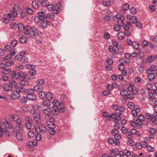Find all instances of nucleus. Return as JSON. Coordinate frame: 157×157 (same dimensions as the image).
I'll use <instances>...</instances> for the list:
<instances>
[{
	"instance_id": "4c0bfd02",
	"label": "nucleus",
	"mask_w": 157,
	"mask_h": 157,
	"mask_svg": "<svg viewBox=\"0 0 157 157\" xmlns=\"http://www.w3.org/2000/svg\"><path fill=\"white\" fill-rule=\"evenodd\" d=\"M10 14H12L13 15V17H11V20L13 21L14 20V17H16L17 15V14L16 11H13L11 13H10Z\"/></svg>"
},
{
	"instance_id": "9b49d317",
	"label": "nucleus",
	"mask_w": 157,
	"mask_h": 157,
	"mask_svg": "<svg viewBox=\"0 0 157 157\" xmlns=\"http://www.w3.org/2000/svg\"><path fill=\"white\" fill-rule=\"evenodd\" d=\"M20 127H16L15 128L16 129V131L15 132L14 134H16V135L17 137H19V136L23 135L22 130L21 129H20Z\"/></svg>"
},
{
	"instance_id": "bb28decb",
	"label": "nucleus",
	"mask_w": 157,
	"mask_h": 157,
	"mask_svg": "<svg viewBox=\"0 0 157 157\" xmlns=\"http://www.w3.org/2000/svg\"><path fill=\"white\" fill-rule=\"evenodd\" d=\"M32 6L35 9L38 8L39 6V2L36 1H33L32 3Z\"/></svg>"
},
{
	"instance_id": "7c9ffc66",
	"label": "nucleus",
	"mask_w": 157,
	"mask_h": 157,
	"mask_svg": "<svg viewBox=\"0 0 157 157\" xmlns=\"http://www.w3.org/2000/svg\"><path fill=\"white\" fill-rule=\"evenodd\" d=\"M149 102L150 105H154L155 106V105H156L157 104V101L156 100L155 98H154L149 100Z\"/></svg>"
},
{
	"instance_id": "2eb2a0df",
	"label": "nucleus",
	"mask_w": 157,
	"mask_h": 157,
	"mask_svg": "<svg viewBox=\"0 0 157 157\" xmlns=\"http://www.w3.org/2000/svg\"><path fill=\"white\" fill-rule=\"evenodd\" d=\"M41 117L40 116V113L37 114V116L33 117L34 121L36 122V123L38 124L40 123V119Z\"/></svg>"
},
{
	"instance_id": "6ab92c4d",
	"label": "nucleus",
	"mask_w": 157,
	"mask_h": 157,
	"mask_svg": "<svg viewBox=\"0 0 157 157\" xmlns=\"http://www.w3.org/2000/svg\"><path fill=\"white\" fill-rule=\"evenodd\" d=\"M43 113L45 114H46L45 116V118L46 119H48L49 118V108L47 107L44 109L43 111Z\"/></svg>"
},
{
	"instance_id": "c85d7f7f",
	"label": "nucleus",
	"mask_w": 157,
	"mask_h": 157,
	"mask_svg": "<svg viewBox=\"0 0 157 157\" xmlns=\"http://www.w3.org/2000/svg\"><path fill=\"white\" fill-rule=\"evenodd\" d=\"M49 21H44L40 23V26L42 28H46L47 27V25L48 24V23H49Z\"/></svg>"
},
{
	"instance_id": "20e7f679",
	"label": "nucleus",
	"mask_w": 157,
	"mask_h": 157,
	"mask_svg": "<svg viewBox=\"0 0 157 157\" xmlns=\"http://www.w3.org/2000/svg\"><path fill=\"white\" fill-rule=\"evenodd\" d=\"M116 17L118 20V23L120 26H124L123 21L124 20V17L121 14H117L116 15Z\"/></svg>"
},
{
	"instance_id": "7ed1b4c3",
	"label": "nucleus",
	"mask_w": 157,
	"mask_h": 157,
	"mask_svg": "<svg viewBox=\"0 0 157 157\" xmlns=\"http://www.w3.org/2000/svg\"><path fill=\"white\" fill-rule=\"evenodd\" d=\"M5 135L8 137H10V133L8 130L7 128H3L0 125V136L2 137Z\"/></svg>"
},
{
	"instance_id": "603ef678",
	"label": "nucleus",
	"mask_w": 157,
	"mask_h": 157,
	"mask_svg": "<svg viewBox=\"0 0 157 157\" xmlns=\"http://www.w3.org/2000/svg\"><path fill=\"white\" fill-rule=\"evenodd\" d=\"M132 45L134 48L137 49V47L139 45V44L136 41H134Z\"/></svg>"
},
{
	"instance_id": "13d9d810",
	"label": "nucleus",
	"mask_w": 157,
	"mask_h": 157,
	"mask_svg": "<svg viewBox=\"0 0 157 157\" xmlns=\"http://www.w3.org/2000/svg\"><path fill=\"white\" fill-rule=\"evenodd\" d=\"M111 93V91L108 90H105L103 91L102 94L104 96H107L108 95L110 94Z\"/></svg>"
},
{
	"instance_id": "a18cd8bd",
	"label": "nucleus",
	"mask_w": 157,
	"mask_h": 157,
	"mask_svg": "<svg viewBox=\"0 0 157 157\" xmlns=\"http://www.w3.org/2000/svg\"><path fill=\"white\" fill-rule=\"evenodd\" d=\"M36 140L37 141H40L42 138V136L41 134L39 133H37L36 135Z\"/></svg>"
},
{
	"instance_id": "f8f14e48",
	"label": "nucleus",
	"mask_w": 157,
	"mask_h": 157,
	"mask_svg": "<svg viewBox=\"0 0 157 157\" xmlns=\"http://www.w3.org/2000/svg\"><path fill=\"white\" fill-rule=\"evenodd\" d=\"M20 85L22 86H25L29 85V82L27 81L25 77L23 78L19 82Z\"/></svg>"
},
{
	"instance_id": "39448f33",
	"label": "nucleus",
	"mask_w": 157,
	"mask_h": 157,
	"mask_svg": "<svg viewBox=\"0 0 157 157\" xmlns=\"http://www.w3.org/2000/svg\"><path fill=\"white\" fill-rule=\"evenodd\" d=\"M25 75V73L23 72L20 71L17 73L15 71H13L12 72L11 78L14 79H17L20 76L23 77Z\"/></svg>"
},
{
	"instance_id": "a878e982",
	"label": "nucleus",
	"mask_w": 157,
	"mask_h": 157,
	"mask_svg": "<svg viewBox=\"0 0 157 157\" xmlns=\"http://www.w3.org/2000/svg\"><path fill=\"white\" fill-rule=\"evenodd\" d=\"M40 132L43 133H45L47 132V129L43 124H41L40 127Z\"/></svg>"
},
{
	"instance_id": "c9c22d12",
	"label": "nucleus",
	"mask_w": 157,
	"mask_h": 157,
	"mask_svg": "<svg viewBox=\"0 0 157 157\" xmlns=\"http://www.w3.org/2000/svg\"><path fill=\"white\" fill-rule=\"evenodd\" d=\"M147 77L150 81L154 79L155 76L154 74H151L148 75Z\"/></svg>"
},
{
	"instance_id": "6e6d98bb",
	"label": "nucleus",
	"mask_w": 157,
	"mask_h": 157,
	"mask_svg": "<svg viewBox=\"0 0 157 157\" xmlns=\"http://www.w3.org/2000/svg\"><path fill=\"white\" fill-rule=\"evenodd\" d=\"M129 6L128 4L126 3L123 6V8L125 10H128L129 9Z\"/></svg>"
},
{
	"instance_id": "680f3d73",
	"label": "nucleus",
	"mask_w": 157,
	"mask_h": 157,
	"mask_svg": "<svg viewBox=\"0 0 157 157\" xmlns=\"http://www.w3.org/2000/svg\"><path fill=\"white\" fill-rule=\"evenodd\" d=\"M149 132L150 134H155L156 133V131L155 129L151 128L149 130Z\"/></svg>"
},
{
	"instance_id": "0e129e2a",
	"label": "nucleus",
	"mask_w": 157,
	"mask_h": 157,
	"mask_svg": "<svg viewBox=\"0 0 157 157\" xmlns=\"http://www.w3.org/2000/svg\"><path fill=\"white\" fill-rule=\"evenodd\" d=\"M39 17L40 18V20H41L43 21H46L47 20V16L45 14L44 15V16H42L41 17Z\"/></svg>"
},
{
	"instance_id": "72a5a7b5",
	"label": "nucleus",
	"mask_w": 157,
	"mask_h": 157,
	"mask_svg": "<svg viewBox=\"0 0 157 157\" xmlns=\"http://www.w3.org/2000/svg\"><path fill=\"white\" fill-rule=\"evenodd\" d=\"M11 69L10 68L4 69L2 71V73L4 74L7 75L9 74L11 71Z\"/></svg>"
},
{
	"instance_id": "0eeeda50",
	"label": "nucleus",
	"mask_w": 157,
	"mask_h": 157,
	"mask_svg": "<svg viewBox=\"0 0 157 157\" xmlns=\"http://www.w3.org/2000/svg\"><path fill=\"white\" fill-rule=\"evenodd\" d=\"M11 97L13 99H18L21 97V94L16 90L13 91L11 93Z\"/></svg>"
},
{
	"instance_id": "69168bd1",
	"label": "nucleus",
	"mask_w": 157,
	"mask_h": 157,
	"mask_svg": "<svg viewBox=\"0 0 157 157\" xmlns=\"http://www.w3.org/2000/svg\"><path fill=\"white\" fill-rule=\"evenodd\" d=\"M55 127V124L52 122L50 121V129H54Z\"/></svg>"
},
{
	"instance_id": "412c9836",
	"label": "nucleus",
	"mask_w": 157,
	"mask_h": 157,
	"mask_svg": "<svg viewBox=\"0 0 157 157\" xmlns=\"http://www.w3.org/2000/svg\"><path fill=\"white\" fill-rule=\"evenodd\" d=\"M32 28L31 27L28 26L25 27L23 30L24 33L26 35H28L29 33L31 31V29H32Z\"/></svg>"
},
{
	"instance_id": "bf43d9fd",
	"label": "nucleus",
	"mask_w": 157,
	"mask_h": 157,
	"mask_svg": "<svg viewBox=\"0 0 157 157\" xmlns=\"http://www.w3.org/2000/svg\"><path fill=\"white\" fill-rule=\"evenodd\" d=\"M1 21L5 23H8L9 22L10 20L8 18H2L1 19Z\"/></svg>"
},
{
	"instance_id": "ddd939ff",
	"label": "nucleus",
	"mask_w": 157,
	"mask_h": 157,
	"mask_svg": "<svg viewBox=\"0 0 157 157\" xmlns=\"http://www.w3.org/2000/svg\"><path fill=\"white\" fill-rule=\"evenodd\" d=\"M26 97L27 99L33 101H35L37 99V96L36 95L34 94H33L32 95H27Z\"/></svg>"
},
{
	"instance_id": "e2e57ef3",
	"label": "nucleus",
	"mask_w": 157,
	"mask_h": 157,
	"mask_svg": "<svg viewBox=\"0 0 157 157\" xmlns=\"http://www.w3.org/2000/svg\"><path fill=\"white\" fill-rule=\"evenodd\" d=\"M154 58H155L152 56H149L147 57V60L148 62H151L154 60Z\"/></svg>"
},
{
	"instance_id": "f03ea898",
	"label": "nucleus",
	"mask_w": 157,
	"mask_h": 157,
	"mask_svg": "<svg viewBox=\"0 0 157 157\" xmlns=\"http://www.w3.org/2000/svg\"><path fill=\"white\" fill-rule=\"evenodd\" d=\"M11 117L13 121L15 123L20 126L21 125L22 119L20 117L17 115L14 114L12 115Z\"/></svg>"
},
{
	"instance_id": "ea45409f",
	"label": "nucleus",
	"mask_w": 157,
	"mask_h": 157,
	"mask_svg": "<svg viewBox=\"0 0 157 157\" xmlns=\"http://www.w3.org/2000/svg\"><path fill=\"white\" fill-rule=\"evenodd\" d=\"M103 5L104 6H109L110 5V1H104L103 2Z\"/></svg>"
},
{
	"instance_id": "9d476101",
	"label": "nucleus",
	"mask_w": 157,
	"mask_h": 157,
	"mask_svg": "<svg viewBox=\"0 0 157 157\" xmlns=\"http://www.w3.org/2000/svg\"><path fill=\"white\" fill-rule=\"evenodd\" d=\"M49 94V92H48L46 94L45 92L42 91L39 92L38 94L39 97L42 99L48 98V94Z\"/></svg>"
},
{
	"instance_id": "864d4df0",
	"label": "nucleus",
	"mask_w": 157,
	"mask_h": 157,
	"mask_svg": "<svg viewBox=\"0 0 157 157\" xmlns=\"http://www.w3.org/2000/svg\"><path fill=\"white\" fill-rule=\"evenodd\" d=\"M106 62L109 65H112L113 63V60L110 58H108Z\"/></svg>"
},
{
	"instance_id": "b1692460",
	"label": "nucleus",
	"mask_w": 157,
	"mask_h": 157,
	"mask_svg": "<svg viewBox=\"0 0 157 157\" xmlns=\"http://www.w3.org/2000/svg\"><path fill=\"white\" fill-rule=\"evenodd\" d=\"M153 67L155 68V66L153 65L151 66V67L150 68H148L147 69V72L148 74L154 73V71L153 69Z\"/></svg>"
},
{
	"instance_id": "f704fd0d",
	"label": "nucleus",
	"mask_w": 157,
	"mask_h": 157,
	"mask_svg": "<svg viewBox=\"0 0 157 157\" xmlns=\"http://www.w3.org/2000/svg\"><path fill=\"white\" fill-rule=\"evenodd\" d=\"M9 82L10 85H12L15 87L18 86V84L14 80H11L9 81Z\"/></svg>"
},
{
	"instance_id": "393cba45",
	"label": "nucleus",
	"mask_w": 157,
	"mask_h": 157,
	"mask_svg": "<svg viewBox=\"0 0 157 157\" xmlns=\"http://www.w3.org/2000/svg\"><path fill=\"white\" fill-rule=\"evenodd\" d=\"M41 5L44 7L46 6L47 8L49 10V5L48 4V0H44L42 1L41 2Z\"/></svg>"
},
{
	"instance_id": "f257e3e1",
	"label": "nucleus",
	"mask_w": 157,
	"mask_h": 157,
	"mask_svg": "<svg viewBox=\"0 0 157 157\" xmlns=\"http://www.w3.org/2000/svg\"><path fill=\"white\" fill-rule=\"evenodd\" d=\"M145 117L147 119H150V121L152 123H157V114H154V115H151L149 113H147L145 115Z\"/></svg>"
},
{
	"instance_id": "37998d69",
	"label": "nucleus",
	"mask_w": 157,
	"mask_h": 157,
	"mask_svg": "<svg viewBox=\"0 0 157 157\" xmlns=\"http://www.w3.org/2000/svg\"><path fill=\"white\" fill-rule=\"evenodd\" d=\"M127 105L128 107L131 109H133L135 108V106L133 103L132 102H129Z\"/></svg>"
},
{
	"instance_id": "6e6552de",
	"label": "nucleus",
	"mask_w": 157,
	"mask_h": 157,
	"mask_svg": "<svg viewBox=\"0 0 157 157\" xmlns=\"http://www.w3.org/2000/svg\"><path fill=\"white\" fill-rule=\"evenodd\" d=\"M38 31V29L34 27L32 28L31 31L29 33V34L31 37L34 38L36 36V32Z\"/></svg>"
},
{
	"instance_id": "338daca9",
	"label": "nucleus",
	"mask_w": 157,
	"mask_h": 157,
	"mask_svg": "<svg viewBox=\"0 0 157 157\" xmlns=\"http://www.w3.org/2000/svg\"><path fill=\"white\" fill-rule=\"evenodd\" d=\"M136 10L134 7H132L130 9V12L132 14H135L136 13Z\"/></svg>"
},
{
	"instance_id": "58836bf2",
	"label": "nucleus",
	"mask_w": 157,
	"mask_h": 157,
	"mask_svg": "<svg viewBox=\"0 0 157 157\" xmlns=\"http://www.w3.org/2000/svg\"><path fill=\"white\" fill-rule=\"evenodd\" d=\"M25 12L26 13L30 15L32 14L33 13V10L30 8L26 9Z\"/></svg>"
},
{
	"instance_id": "1a4fd4ad",
	"label": "nucleus",
	"mask_w": 157,
	"mask_h": 157,
	"mask_svg": "<svg viewBox=\"0 0 157 157\" xmlns=\"http://www.w3.org/2000/svg\"><path fill=\"white\" fill-rule=\"evenodd\" d=\"M66 110L64 105L61 104L60 105H58V113H55V114L56 115H58L59 112L63 113Z\"/></svg>"
},
{
	"instance_id": "c756f323",
	"label": "nucleus",
	"mask_w": 157,
	"mask_h": 157,
	"mask_svg": "<svg viewBox=\"0 0 157 157\" xmlns=\"http://www.w3.org/2000/svg\"><path fill=\"white\" fill-rule=\"evenodd\" d=\"M117 36L118 38L120 40H122L124 38L125 35L124 34L121 32H119L117 34Z\"/></svg>"
},
{
	"instance_id": "a19ab883",
	"label": "nucleus",
	"mask_w": 157,
	"mask_h": 157,
	"mask_svg": "<svg viewBox=\"0 0 157 157\" xmlns=\"http://www.w3.org/2000/svg\"><path fill=\"white\" fill-rule=\"evenodd\" d=\"M128 92L126 90L121 91L120 92L121 95L123 97H125L127 95Z\"/></svg>"
},
{
	"instance_id": "09e8293b",
	"label": "nucleus",
	"mask_w": 157,
	"mask_h": 157,
	"mask_svg": "<svg viewBox=\"0 0 157 157\" xmlns=\"http://www.w3.org/2000/svg\"><path fill=\"white\" fill-rule=\"evenodd\" d=\"M113 29L115 31H118L120 30L121 27L119 25H115L114 26Z\"/></svg>"
},
{
	"instance_id": "dca6fc26",
	"label": "nucleus",
	"mask_w": 157,
	"mask_h": 157,
	"mask_svg": "<svg viewBox=\"0 0 157 157\" xmlns=\"http://www.w3.org/2000/svg\"><path fill=\"white\" fill-rule=\"evenodd\" d=\"M25 126L29 130H31L34 128V126L32 122L25 124Z\"/></svg>"
},
{
	"instance_id": "2f4dec72",
	"label": "nucleus",
	"mask_w": 157,
	"mask_h": 157,
	"mask_svg": "<svg viewBox=\"0 0 157 157\" xmlns=\"http://www.w3.org/2000/svg\"><path fill=\"white\" fill-rule=\"evenodd\" d=\"M47 99H44L43 101V104L45 106L48 107L49 106V99H48V98H46Z\"/></svg>"
},
{
	"instance_id": "423d86ee",
	"label": "nucleus",
	"mask_w": 157,
	"mask_h": 157,
	"mask_svg": "<svg viewBox=\"0 0 157 157\" xmlns=\"http://www.w3.org/2000/svg\"><path fill=\"white\" fill-rule=\"evenodd\" d=\"M3 124L6 127L10 129H12L13 131L12 133H15V129L14 128V126L10 124V123L8 122L7 121H5L3 122Z\"/></svg>"
},
{
	"instance_id": "052dcab7",
	"label": "nucleus",
	"mask_w": 157,
	"mask_h": 157,
	"mask_svg": "<svg viewBox=\"0 0 157 157\" xmlns=\"http://www.w3.org/2000/svg\"><path fill=\"white\" fill-rule=\"evenodd\" d=\"M28 134L29 137L31 138H33L34 136V132L31 130L28 132Z\"/></svg>"
},
{
	"instance_id": "f3484780",
	"label": "nucleus",
	"mask_w": 157,
	"mask_h": 157,
	"mask_svg": "<svg viewBox=\"0 0 157 157\" xmlns=\"http://www.w3.org/2000/svg\"><path fill=\"white\" fill-rule=\"evenodd\" d=\"M3 87L6 91H11L13 90V86L7 84L3 85Z\"/></svg>"
},
{
	"instance_id": "4468645a",
	"label": "nucleus",
	"mask_w": 157,
	"mask_h": 157,
	"mask_svg": "<svg viewBox=\"0 0 157 157\" xmlns=\"http://www.w3.org/2000/svg\"><path fill=\"white\" fill-rule=\"evenodd\" d=\"M26 89L23 87L20 86L17 87L16 89V90L18 93H19L20 94V93H24L25 94V91H26Z\"/></svg>"
},
{
	"instance_id": "473e14b6",
	"label": "nucleus",
	"mask_w": 157,
	"mask_h": 157,
	"mask_svg": "<svg viewBox=\"0 0 157 157\" xmlns=\"http://www.w3.org/2000/svg\"><path fill=\"white\" fill-rule=\"evenodd\" d=\"M51 8V10H50L52 11V13L55 14H58L59 13L58 10L56 9H53V7L52 4H50V8Z\"/></svg>"
},
{
	"instance_id": "aec40b11",
	"label": "nucleus",
	"mask_w": 157,
	"mask_h": 157,
	"mask_svg": "<svg viewBox=\"0 0 157 157\" xmlns=\"http://www.w3.org/2000/svg\"><path fill=\"white\" fill-rule=\"evenodd\" d=\"M25 94H27V95H32L33 94L35 93V91L33 89H27L25 91Z\"/></svg>"
},
{
	"instance_id": "5fc2aeb1",
	"label": "nucleus",
	"mask_w": 157,
	"mask_h": 157,
	"mask_svg": "<svg viewBox=\"0 0 157 157\" xmlns=\"http://www.w3.org/2000/svg\"><path fill=\"white\" fill-rule=\"evenodd\" d=\"M36 82L39 85H42L44 83V81L43 79H40L37 80Z\"/></svg>"
},
{
	"instance_id": "cd10ccee",
	"label": "nucleus",
	"mask_w": 157,
	"mask_h": 157,
	"mask_svg": "<svg viewBox=\"0 0 157 157\" xmlns=\"http://www.w3.org/2000/svg\"><path fill=\"white\" fill-rule=\"evenodd\" d=\"M25 124L26 123H30L32 122V119L29 116H26L25 117Z\"/></svg>"
},
{
	"instance_id": "e433bc0d",
	"label": "nucleus",
	"mask_w": 157,
	"mask_h": 157,
	"mask_svg": "<svg viewBox=\"0 0 157 157\" xmlns=\"http://www.w3.org/2000/svg\"><path fill=\"white\" fill-rule=\"evenodd\" d=\"M135 122L136 125V127L140 126L142 125L143 124L141 121L137 118Z\"/></svg>"
},
{
	"instance_id": "c03bdc74",
	"label": "nucleus",
	"mask_w": 157,
	"mask_h": 157,
	"mask_svg": "<svg viewBox=\"0 0 157 157\" xmlns=\"http://www.w3.org/2000/svg\"><path fill=\"white\" fill-rule=\"evenodd\" d=\"M29 75H31V76H33V75L36 74V71L35 70L32 69L30 70L29 71Z\"/></svg>"
},
{
	"instance_id": "5701e85b",
	"label": "nucleus",
	"mask_w": 157,
	"mask_h": 157,
	"mask_svg": "<svg viewBox=\"0 0 157 157\" xmlns=\"http://www.w3.org/2000/svg\"><path fill=\"white\" fill-rule=\"evenodd\" d=\"M120 153L121 154H125V155L129 156L131 155V152L127 149H124L123 151H120Z\"/></svg>"
},
{
	"instance_id": "4d7b16f0",
	"label": "nucleus",
	"mask_w": 157,
	"mask_h": 157,
	"mask_svg": "<svg viewBox=\"0 0 157 157\" xmlns=\"http://www.w3.org/2000/svg\"><path fill=\"white\" fill-rule=\"evenodd\" d=\"M126 136L130 140L132 138V134L131 132H128L126 134Z\"/></svg>"
},
{
	"instance_id": "de8ad7c7",
	"label": "nucleus",
	"mask_w": 157,
	"mask_h": 157,
	"mask_svg": "<svg viewBox=\"0 0 157 157\" xmlns=\"http://www.w3.org/2000/svg\"><path fill=\"white\" fill-rule=\"evenodd\" d=\"M14 62L12 61L7 62L5 64L6 67H10L13 64Z\"/></svg>"
},
{
	"instance_id": "8fccbe9b",
	"label": "nucleus",
	"mask_w": 157,
	"mask_h": 157,
	"mask_svg": "<svg viewBox=\"0 0 157 157\" xmlns=\"http://www.w3.org/2000/svg\"><path fill=\"white\" fill-rule=\"evenodd\" d=\"M23 58V56L21 54L17 55L15 56V59L19 61H21Z\"/></svg>"
},
{
	"instance_id": "3c124183",
	"label": "nucleus",
	"mask_w": 157,
	"mask_h": 157,
	"mask_svg": "<svg viewBox=\"0 0 157 157\" xmlns=\"http://www.w3.org/2000/svg\"><path fill=\"white\" fill-rule=\"evenodd\" d=\"M149 100L155 98V94L152 93H149Z\"/></svg>"
},
{
	"instance_id": "79ce46f5",
	"label": "nucleus",
	"mask_w": 157,
	"mask_h": 157,
	"mask_svg": "<svg viewBox=\"0 0 157 157\" xmlns=\"http://www.w3.org/2000/svg\"><path fill=\"white\" fill-rule=\"evenodd\" d=\"M18 29L20 31H23L24 29V28L25 27V26H24L23 24L21 23H19L18 25Z\"/></svg>"
},
{
	"instance_id": "49530a36",
	"label": "nucleus",
	"mask_w": 157,
	"mask_h": 157,
	"mask_svg": "<svg viewBox=\"0 0 157 157\" xmlns=\"http://www.w3.org/2000/svg\"><path fill=\"white\" fill-rule=\"evenodd\" d=\"M17 43L18 41L17 40H13L11 42V45L13 47H15L17 45Z\"/></svg>"
},
{
	"instance_id": "4be33fe9",
	"label": "nucleus",
	"mask_w": 157,
	"mask_h": 157,
	"mask_svg": "<svg viewBox=\"0 0 157 157\" xmlns=\"http://www.w3.org/2000/svg\"><path fill=\"white\" fill-rule=\"evenodd\" d=\"M44 88L42 86L36 85L34 87V91L35 90L39 91V92L43 90Z\"/></svg>"
},
{
	"instance_id": "a211bd4d",
	"label": "nucleus",
	"mask_w": 157,
	"mask_h": 157,
	"mask_svg": "<svg viewBox=\"0 0 157 157\" xmlns=\"http://www.w3.org/2000/svg\"><path fill=\"white\" fill-rule=\"evenodd\" d=\"M19 41L22 44H25L27 42L26 37L23 35H20Z\"/></svg>"
},
{
	"instance_id": "774afa93",
	"label": "nucleus",
	"mask_w": 157,
	"mask_h": 157,
	"mask_svg": "<svg viewBox=\"0 0 157 157\" xmlns=\"http://www.w3.org/2000/svg\"><path fill=\"white\" fill-rule=\"evenodd\" d=\"M141 121H144V117L142 114H139L137 118Z\"/></svg>"
}]
</instances>
